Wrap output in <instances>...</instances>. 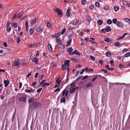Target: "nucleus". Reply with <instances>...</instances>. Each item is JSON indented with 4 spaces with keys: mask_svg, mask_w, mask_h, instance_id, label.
<instances>
[{
    "mask_svg": "<svg viewBox=\"0 0 130 130\" xmlns=\"http://www.w3.org/2000/svg\"><path fill=\"white\" fill-rule=\"evenodd\" d=\"M19 59H15L12 61V66H17L18 68L20 67V63L19 62Z\"/></svg>",
    "mask_w": 130,
    "mask_h": 130,
    "instance_id": "obj_1",
    "label": "nucleus"
},
{
    "mask_svg": "<svg viewBox=\"0 0 130 130\" xmlns=\"http://www.w3.org/2000/svg\"><path fill=\"white\" fill-rule=\"evenodd\" d=\"M55 11L58 12L57 14L59 17H62L63 12L62 11L57 8L55 9Z\"/></svg>",
    "mask_w": 130,
    "mask_h": 130,
    "instance_id": "obj_2",
    "label": "nucleus"
},
{
    "mask_svg": "<svg viewBox=\"0 0 130 130\" xmlns=\"http://www.w3.org/2000/svg\"><path fill=\"white\" fill-rule=\"evenodd\" d=\"M69 54L71 55H73L74 54H75L78 56H80L81 54L79 52H77L76 50H75L74 52H71Z\"/></svg>",
    "mask_w": 130,
    "mask_h": 130,
    "instance_id": "obj_3",
    "label": "nucleus"
},
{
    "mask_svg": "<svg viewBox=\"0 0 130 130\" xmlns=\"http://www.w3.org/2000/svg\"><path fill=\"white\" fill-rule=\"evenodd\" d=\"M116 25L119 27L122 28L123 26V24L121 21H118Z\"/></svg>",
    "mask_w": 130,
    "mask_h": 130,
    "instance_id": "obj_4",
    "label": "nucleus"
},
{
    "mask_svg": "<svg viewBox=\"0 0 130 130\" xmlns=\"http://www.w3.org/2000/svg\"><path fill=\"white\" fill-rule=\"evenodd\" d=\"M43 29L41 28V27L40 26L38 27L36 29V31L37 32H38L39 34L41 33L43 31Z\"/></svg>",
    "mask_w": 130,
    "mask_h": 130,
    "instance_id": "obj_5",
    "label": "nucleus"
},
{
    "mask_svg": "<svg viewBox=\"0 0 130 130\" xmlns=\"http://www.w3.org/2000/svg\"><path fill=\"white\" fill-rule=\"evenodd\" d=\"M26 97H20L18 99V100L20 102H26Z\"/></svg>",
    "mask_w": 130,
    "mask_h": 130,
    "instance_id": "obj_6",
    "label": "nucleus"
},
{
    "mask_svg": "<svg viewBox=\"0 0 130 130\" xmlns=\"http://www.w3.org/2000/svg\"><path fill=\"white\" fill-rule=\"evenodd\" d=\"M81 24L80 22H79V20H74L72 24L73 25H80Z\"/></svg>",
    "mask_w": 130,
    "mask_h": 130,
    "instance_id": "obj_7",
    "label": "nucleus"
},
{
    "mask_svg": "<svg viewBox=\"0 0 130 130\" xmlns=\"http://www.w3.org/2000/svg\"><path fill=\"white\" fill-rule=\"evenodd\" d=\"M75 85H73V87H71L69 89V92L71 94H72L75 91L74 87Z\"/></svg>",
    "mask_w": 130,
    "mask_h": 130,
    "instance_id": "obj_8",
    "label": "nucleus"
},
{
    "mask_svg": "<svg viewBox=\"0 0 130 130\" xmlns=\"http://www.w3.org/2000/svg\"><path fill=\"white\" fill-rule=\"evenodd\" d=\"M10 82L7 80H4L3 83L4 84V86L5 87H7L8 85Z\"/></svg>",
    "mask_w": 130,
    "mask_h": 130,
    "instance_id": "obj_9",
    "label": "nucleus"
},
{
    "mask_svg": "<svg viewBox=\"0 0 130 130\" xmlns=\"http://www.w3.org/2000/svg\"><path fill=\"white\" fill-rule=\"evenodd\" d=\"M38 19L36 18H35L34 20L31 21L30 23L31 24V26L35 24L38 21Z\"/></svg>",
    "mask_w": 130,
    "mask_h": 130,
    "instance_id": "obj_10",
    "label": "nucleus"
},
{
    "mask_svg": "<svg viewBox=\"0 0 130 130\" xmlns=\"http://www.w3.org/2000/svg\"><path fill=\"white\" fill-rule=\"evenodd\" d=\"M25 91L27 93H30V92L32 93L34 92V90H33L32 88H30V90L26 89L25 90Z\"/></svg>",
    "mask_w": 130,
    "mask_h": 130,
    "instance_id": "obj_11",
    "label": "nucleus"
},
{
    "mask_svg": "<svg viewBox=\"0 0 130 130\" xmlns=\"http://www.w3.org/2000/svg\"><path fill=\"white\" fill-rule=\"evenodd\" d=\"M86 20L89 23L92 20V19L90 17L89 15H87L86 17Z\"/></svg>",
    "mask_w": 130,
    "mask_h": 130,
    "instance_id": "obj_12",
    "label": "nucleus"
},
{
    "mask_svg": "<svg viewBox=\"0 0 130 130\" xmlns=\"http://www.w3.org/2000/svg\"><path fill=\"white\" fill-rule=\"evenodd\" d=\"M33 59H31L32 61L34 62L36 64H38V58L37 57H35L33 58Z\"/></svg>",
    "mask_w": 130,
    "mask_h": 130,
    "instance_id": "obj_13",
    "label": "nucleus"
},
{
    "mask_svg": "<svg viewBox=\"0 0 130 130\" xmlns=\"http://www.w3.org/2000/svg\"><path fill=\"white\" fill-rule=\"evenodd\" d=\"M105 31L107 32H109L111 31V28L109 26H107L105 28Z\"/></svg>",
    "mask_w": 130,
    "mask_h": 130,
    "instance_id": "obj_14",
    "label": "nucleus"
},
{
    "mask_svg": "<svg viewBox=\"0 0 130 130\" xmlns=\"http://www.w3.org/2000/svg\"><path fill=\"white\" fill-rule=\"evenodd\" d=\"M73 51V48L72 47H70V48H68L67 51V52H69V55H70V53L71 52H72V51Z\"/></svg>",
    "mask_w": 130,
    "mask_h": 130,
    "instance_id": "obj_15",
    "label": "nucleus"
},
{
    "mask_svg": "<svg viewBox=\"0 0 130 130\" xmlns=\"http://www.w3.org/2000/svg\"><path fill=\"white\" fill-rule=\"evenodd\" d=\"M97 24L99 25H101L103 23V21L101 20H99L97 21Z\"/></svg>",
    "mask_w": 130,
    "mask_h": 130,
    "instance_id": "obj_16",
    "label": "nucleus"
},
{
    "mask_svg": "<svg viewBox=\"0 0 130 130\" xmlns=\"http://www.w3.org/2000/svg\"><path fill=\"white\" fill-rule=\"evenodd\" d=\"M57 46L59 48L61 49L63 48H64L65 46L64 45L62 44H61L59 45H57Z\"/></svg>",
    "mask_w": 130,
    "mask_h": 130,
    "instance_id": "obj_17",
    "label": "nucleus"
},
{
    "mask_svg": "<svg viewBox=\"0 0 130 130\" xmlns=\"http://www.w3.org/2000/svg\"><path fill=\"white\" fill-rule=\"evenodd\" d=\"M48 47L49 50L51 52H52V48L50 44L48 43Z\"/></svg>",
    "mask_w": 130,
    "mask_h": 130,
    "instance_id": "obj_18",
    "label": "nucleus"
},
{
    "mask_svg": "<svg viewBox=\"0 0 130 130\" xmlns=\"http://www.w3.org/2000/svg\"><path fill=\"white\" fill-rule=\"evenodd\" d=\"M66 98L65 97H64L62 98H61L60 100V102L61 103H64L65 102Z\"/></svg>",
    "mask_w": 130,
    "mask_h": 130,
    "instance_id": "obj_19",
    "label": "nucleus"
},
{
    "mask_svg": "<svg viewBox=\"0 0 130 130\" xmlns=\"http://www.w3.org/2000/svg\"><path fill=\"white\" fill-rule=\"evenodd\" d=\"M123 56L124 58L130 56V52H128L125 54Z\"/></svg>",
    "mask_w": 130,
    "mask_h": 130,
    "instance_id": "obj_20",
    "label": "nucleus"
},
{
    "mask_svg": "<svg viewBox=\"0 0 130 130\" xmlns=\"http://www.w3.org/2000/svg\"><path fill=\"white\" fill-rule=\"evenodd\" d=\"M34 100L33 99H32L30 98L28 100V103H34Z\"/></svg>",
    "mask_w": 130,
    "mask_h": 130,
    "instance_id": "obj_21",
    "label": "nucleus"
},
{
    "mask_svg": "<svg viewBox=\"0 0 130 130\" xmlns=\"http://www.w3.org/2000/svg\"><path fill=\"white\" fill-rule=\"evenodd\" d=\"M72 41V39H71L69 40L67 42V44L66 45V46H68L70 45Z\"/></svg>",
    "mask_w": 130,
    "mask_h": 130,
    "instance_id": "obj_22",
    "label": "nucleus"
},
{
    "mask_svg": "<svg viewBox=\"0 0 130 130\" xmlns=\"http://www.w3.org/2000/svg\"><path fill=\"white\" fill-rule=\"evenodd\" d=\"M11 27L9 26H7L6 30L7 31L9 32L11 30Z\"/></svg>",
    "mask_w": 130,
    "mask_h": 130,
    "instance_id": "obj_23",
    "label": "nucleus"
},
{
    "mask_svg": "<svg viewBox=\"0 0 130 130\" xmlns=\"http://www.w3.org/2000/svg\"><path fill=\"white\" fill-rule=\"evenodd\" d=\"M35 107H37L40 105V103H39L34 102L33 103Z\"/></svg>",
    "mask_w": 130,
    "mask_h": 130,
    "instance_id": "obj_24",
    "label": "nucleus"
},
{
    "mask_svg": "<svg viewBox=\"0 0 130 130\" xmlns=\"http://www.w3.org/2000/svg\"><path fill=\"white\" fill-rule=\"evenodd\" d=\"M106 55L107 57H110L111 56V54L109 52H107L106 53Z\"/></svg>",
    "mask_w": 130,
    "mask_h": 130,
    "instance_id": "obj_25",
    "label": "nucleus"
},
{
    "mask_svg": "<svg viewBox=\"0 0 130 130\" xmlns=\"http://www.w3.org/2000/svg\"><path fill=\"white\" fill-rule=\"evenodd\" d=\"M92 85V83L91 82H90L89 83L87 84L86 85V88H87L88 87H89L91 86Z\"/></svg>",
    "mask_w": 130,
    "mask_h": 130,
    "instance_id": "obj_26",
    "label": "nucleus"
},
{
    "mask_svg": "<svg viewBox=\"0 0 130 130\" xmlns=\"http://www.w3.org/2000/svg\"><path fill=\"white\" fill-rule=\"evenodd\" d=\"M56 40L57 41V44H61L62 43L61 41L57 38H56Z\"/></svg>",
    "mask_w": 130,
    "mask_h": 130,
    "instance_id": "obj_27",
    "label": "nucleus"
},
{
    "mask_svg": "<svg viewBox=\"0 0 130 130\" xmlns=\"http://www.w3.org/2000/svg\"><path fill=\"white\" fill-rule=\"evenodd\" d=\"M61 67L62 70L63 71L66 70V66L65 64H62L61 66Z\"/></svg>",
    "mask_w": 130,
    "mask_h": 130,
    "instance_id": "obj_28",
    "label": "nucleus"
},
{
    "mask_svg": "<svg viewBox=\"0 0 130 130\" xmlns=\"http://www.w3.org/2000/svg\"><path fill=\"white\" fill-rule=\"evenodd\" d=\"M124 20L126 22L130 24V19L128 18H125L124 19Z\"/></svg>",
    "mask_w": 130,
    "mask_h": 130,
    "instance_id": "obj_29",
    "label": "nucleus"
},
{
    "mask_svg": "<svg viewBox=\"0 0 130 130\" xmlns=\"http://www.w3.org/2000/svg\"><path fill=\"white\" fill-rule=\"evenodd\" d=\"M105 41L106 42H111V40H110L109 38H106L105 39Z\"/></svg>",
    "mask_w": 130,
    "mask_h": 130,
    "instance_id": "obj_30",
    "label": "nucleus"
},
{
    "mask_svg": "<svg viewBox=\"0 0 130 130\" xmlns=\"http://www.w3.org/2000/svg\"><path fill=\"white\" fill-rule=\"evenodd\" d=\"M70 10V8L68 9L67 10V12H66V16H67L68 17H69L70 15V14L69 12Z\"/></svg>",
    "mask_w": 130,
    "mask_h": 130,
    "instance_id": "obj_31",
    "label": "nucleus"
},
{
    "mask_svg": "<svg viewBox=\"0 0 130 130\" xmlns=\"http://www.w3.org/2000/svg\"><path fill=\"white\" fill-rule=\"evenodd\" d=\"M112 21L113 23L114 24H116L118 22L117 19L116 18L113 19L112 20Z\"/></svg>",
    "mask_w": 130,
    "mask_h": 130,
    "instance_id": "obj_32",
    "label": "nucleus"
},
{
    "mask_svg": "<svg viewBox=\"0 0 130 130\" xmlns=\"http://www.w3.org/2000/svg\"><path fill=\"white\" fill-rule=\"evenodd\" d=\"M112 23V21L110 19H108L107 20V23L108 24H110Z\"/></svg>",
    "mask_w": 130,
    "mask_h": 130,
    "instance_id": "obj_33",
    "label": "nucleus"
},
{
    "mask_svg": "<svg viewBox=\"0 0 130 130\" xmlns=\"http://www.w3.org/2000/svg\"><path fill=\"white\" fill-rule=\"evenodd\" d=\"M114 45L118 47L120 45V44L119 42H115V43Z\"/></svg>",
    "mask_w": 130,
    "mask_h": 130,
    "instance_id": "obj_34",
    "label": "nucleus"
},
{
    "mask_svg": "<svg viewBox=\"0 0 130 130\" xmlns=\"http://www.w3.org/2000/svg\"><path fill=\"white\" fill-rule=\"evenodd\" d=\"M21 62H22V64L23 65H25L26 66L28 64V63L25 62V60H21Z\"/></svg>",
    "mask_w": 130,
    "mask_h": 130,
    "instance_id": "obj_35",
    "label": "nucleus"
},
{
    "mask_svg": "<svg viewBox=\"0 0 130 130\" xmlns=\"http://www.w3.org/2000/svg\"><path fill=\"white\" fill-rule=\"evenodd\" d=\"M67 86L66 87V88H65L62 91V96H64L65 94V93L66 92V88H67Z\"/></svg>",
    "mask_w": 130,
    "mask_h": 130,
    "instance_id": "obj_36",
    "label": "nucleus"
},
{
    "mask_svg": "<svg viewBox=\"0 0 130 130\" xmlns=\"http://www.w3.org/2000/svg\"><path fill=\"white\" fill-rule=\"evenodd\" d=\"M114 9L115 11H117L119 9V7L117 6H115L114 7Z\"/></svg>",
    "mask_w": 130,
    "mask_h": 130,
    "instance_id": "obj_37",
    "label": "nucleus"
},
{
    "mask_svg": "<svg viewBox=\"0 0 130 130\" xmlns=\"http://www.w3.org/2000/svg\"><path fill=\"white\" fill-rule=\"evenodd\" d=\"M66 30V29L65 28H63L61 31V34L62 35L65 32Z\"/></svg>",
    "mask_w": 130,
    "mask_h": 130,
    "instance_id": "obj_38",
    "label": "nucleus"
},
{
    "mask_svg": "<svg viewBox=\"0 0 130 130\" xmlns=\"http://www.w3.org/2000/svg\"><path fill=\"white\" fill-rule=\"evenodd\" d=\"M47 26L49 28H50L51 26V24L50 23L48 22H47Z\"/></svg>",
    "mask_w": 130,
    "mask_h": 130,
    "instance_id": "obj_39",
    "label": "nucleus"
},
{
    "mask_svg": "<svg viewBox=\"0 0 130 130\" xmlns=\"http://www.w3.org/2000/svg\"><path fill=\"white\" fill-rule=\"evenodd\" d=\"M23 11H22L20 12V13L18 15V17L19 18L21 17L23 14Z\"/></svg>",
    "mask_w": 130,
    "mask_h": 130,
    "instance_id": "obj_40",
    "label": "nucleus"
},
{
    "mask_svg": "<svg viewBox=\"0 0 130 130\" xmlns=\"http://www.w3.org/2000/svg\"><path fill=\"white\" fill-rule=\"evenodd\" d=\"M95 5L96 7H100V4L98 2H95Z\"/></svg>",
    "mask_w": 130,
    "mask_h": 130,
    "instance_id": "obj_41",
    "label": "nucleus"
},
{
    "mask_svg": "<svg viewBox=\"0 0 130 130\" xmlns=\"http://www.w3.org/2000/svg\"><path fill=\"white\" fill-rule=\"evenodd\" d=\"M34 32V31L32 29V28H30L29 30V32L30 35H32L33 33Z\"/></svg>",
    "mask_w": 130,
    "mask_h": 130,
    "instance_id": "obj_42",
    "label": "nucleus"
},
{
    "mask_svg": "<svg viewBox=\"0 0 130 130\" xmlns=\"http://www.w3.org/2000/svg\"><path fill=\"white\" fill-rule=\"evenodd\" d=\"M97 75H96V76L94 77V78H93L91 80V83H93V82H94L95 80L97 78Z\"/></svg>",
    "mask_w": 130,
    "mask_h": 130,
    "instance_id": "obj_43",
    "label": "nucleus"
},
{
    "mask_svg": "<svg viewBox=\"0 0 130 130\" xmlns=\"http://www.w3.org/2000/svg\"><path fill=\"white\" fill-rule=\"evenodd\" d=\"M70 62V61L68 60H66L64 62V64L65 65H66L69 63Z\"/></svg>",
    "mask_w": 130,
    "mask_h": 130,
    "instance_id": "obj_44",
    "label": "nucleus"
},
{
    "mask_svg": "<svg viewBox=\"0 0 130 130\" xmlns=\"http://www.w3.org/2000/svg\"><path fill=\"white\" fill-rule=\"evenodd\" d=\"M46 80L45 79H44L40 83L39 85H42L43 84H44V82H46Z\"/></svg>",
    "mask_w": 130,
    "mask_h": 130,
    "instance_id": "obj_45",
    "label": "nucleus"
},
{
    "mask_svg": "<svg viewBox=\"0 0 130 130\" xmlns=\"http://www.w3.org/2000/svg\"><path fill=\"white\" fill-rule=\"evenodd\" d=\"M109 63L111 65V66H113V63L114 61L112 60H111L109 61Z\"/></svg>",
    "mask_w": 130,
    "mask_h": 130,
    "instance_id": "obj_46",
    "label": "nucleus"
},
{
    "mask_svg": "<svg viewBox=\"0 0 130 130\" xmlns=\"http://www.w3.org/2000/svg\"><path fill=\"white\" fill-rule=\"evenodd\" d=\"M18 24L16 23H13V25L12 26L13 27L16 28L18 26Z\"/></svg>",
    "mask_w": 130,
    "mask_h": 130,
    "instance_id": "obj_47",
    "label": "nucleus"
},
{
    "mask_svg": "<svg viewBox=\"0 0 130 130\" xmlns=\"http://www.w3.org/2000/svg\"><path fill=\"white\" fill-rule=\"evenodd\" d=\"M124 38V37H123V35H122V36H120V37H119V38H117V40H119L120 39H122L123 38Z\"/></svg>",
    "mask_w": 130,
    "mask_h": 130,
    "instance_id": "obj_48",
    "label": "nucleus"
},
{
    "mask_svg": "<svg viewBox=\"0 0 130 130\" xmlns=\"http://www.w3.org/2000/svg\"><path fill=\"white\" fill-rule=\"evenodd\" d=\"M90 57L91 59L93 61H94L95 60V58L92 56H90Z\"/></svg>",
    "mask_w": 130,
    "mask_h": 130,
    "instance_id": "obj_49",
    "label": "nucleus"
},
{
    "mask_svg": "<svg viewBox=\"0 0 130 130\" xmlns=\"http://www.w3.org/2000/svg\"><path fill=\"white\" fill-rule=\"evenodd\" d=\"M50 85L49 83H45L43 84V87H45L46 86H49Z\"/></svg>",
    "mask_w": 130,
    "mask_h": 130,
    "instance_id": "obj_50",
    "label": "nucleus"
},
{
    "mask_svg": "<svg viewBox=\"0 0 130 130\" xmlns=\"http://www.w3.org/2000/svg\"><path fill=\"white\" fill-rule=\"evenodd\" d=\"M21 42V40L20 38L18 37L17 38V43H19Z\"/></svg>",
    "mask_w": 130,
    "mask_h": 130,
    "instance_id": "obj_51",
    "label": "nucleus"
},
{
    "mask_svg": "<svg viewBox=\"0 0 130 130\" xmlns=\"http://www.w3.org/2000/svg\"><path fill=\"white\" fill-rule=\"evenodd\" d=\"M86 3V1L85 0H82V5L85 4Z\"/></svg>",
    "mask_w": 130,
    "mask_h": 130,
    "instance_id": "obj_52",
    "label": "nucleus"
},
{
    "mask_svg": "<svg viewBox=\"0 0 130 130\" xmlns=\"http://www.w3.org/2000/svg\"><path fill=\"white\" fill-rule=\"evenodd\" d=\"M129 50L128 49H126V48H124L123 49L122 52H124L125 53L127 51H129Z\"/></svg>",
    "mask_w": 130,
    "mask_h": 130,
    "instance_id": "obj_53",
    "label": "nucleus"
},
{
    "mask_svg": "<svg viewBox=\"0 0 130 130\" xmlns=\"http://www.w3.org/2000/svg\"><path fill=\"white\" fill-rule=\"evenodd\" d=\"M89 8L90 10H92L94 8V6L93 5H91L89 6Z\"/></svg>",
    "mask_w": 130,
    "mask_h": 130,
    "instance_id": "obj_54",
    "label": "nucleus"
},
{
    "mask_svg": "<svg viewBox=\"0 0 130 130\" xmlns=\"http://www.w3.org/2000/svg\"><path fill=\"white\" fill-rule=\"evenodd\" d=\"M42 88H40L38 89L37 90V92H38L40 93V92L42 90Z\"/></svg>",
    "mask_w": 130,
    "mask_h": 130,
    "instance_id": "obj_55",
    "label": "nucleus"
},
{
    "mask_svg": "<svg viewBox=\"0 0 130 130\" xmlns=\"http://www.w3.org/2000/svg\"><path fill=\"white\" fill-rule=\"evenodd\" d=\"M101 32L102 33H105L106 31L105 29L103 28L101 30Z\"/></svg>",
    "mask_w": 130,
    "mask_h": 130,
    "instance_id": "obj_56",
    "label": "nucleus"
},
{
    "mask_svg": "<svg viewBox=\"0 0 130 130\" xmlns=\"http://www.w3.org/2000/svg\"><path fill=\"white\" fill-rule=\"evenodd\" d=\"M119 66L120 68H125L123 64H120L119 65Z\"/></svg>",
    "mask_w": 130,
    "mask_h": 130,
    "instance_id": "obj_57",
    "label": "nucleus"
},
{
    "mask_svg": "<svg viewBox=\"0 0 130 130\" xmlns=\"http://www.w3.org/2000/svg\"><path fill=\"white\" fill-rule=\"evenodd\" d=\"M6 51L8 52H12L13 51V50L11 48H7L6 49Z\"/></svg>",
    "mask_w": 130,
    "mask_h": 130,
    "instance_id": "obj_58",
    "label": "nucleus"
},
{
    "mask_svg": "<svg viewBox=\"0 0 130 130\" xmlns=\"http://www.w3.org/2000/svg\"><path fill=\"white\" fill-rule=\"evenodd\" d=\"M68 29L69 30H71L73 29H74V28L73 27L70 26L68 27Z\"/></svg>",
    "mask_w": 130,
    "mask_h": 130,
    "instance_id": "obj_59",
    "label": "nucleus"
},
{
    "mask_svg": "<svg viewBox=\"0 0 130 130\" xmlns=\"http://www.w3.org/2000/svg\"><path fill=\"white\" fill-rule=\"evenodd\" d=\"M61 80H56V83L58 85L60 84V82L61 81Z\"/></svg>",
    "mask_w": 130,
    "mask_h": 130,
    "instance_id": "obj_60",
    "label": "nucleus"
},
{
    "mask_svg": "<svg viewBox=\"0 0 130 130\" xmlns=\"http://www.w3.org/2000/svg\"><path fill=\"white\" fill-rule=\"evenodd\" d=\"M75 84V83L74 81L72 83H71L69 85V86L71 87H73L72 86H73Z\"/></svg>",
    "mask_w": 130,
    "mask_h": 130,
    "instance_id": "obj_61",
    "label": "nucleus"
},
{
    "mask_svg": "<svg viewBox=\"0 0 130 130\" xmlns=\"http://www.w3.org/2000/svg\"><path fill=\"white\" fill-rule=\"evenodd\" d=\"M88 76L87 75H86L85 76H84L82 79V80H84L85 79L87 78L88 77Z\"/></svg>",
    "mask_w": 130,
    "mask_h": 130,
    "instance_id": "obj_62",
    "label": "nucleus"
},
{
    "mask_svg": "<svg viewBox=\"0 0 130 130\" xmlns=\"http://www.w3.org/2000/svg\"><path fill=\"white\" fill-rule=\"evenodd\" d=\"M61 33L60 34V32L59 33H57L56 34V35H57V36H56L55 37H56V38H57L59 36H60L61 35Z\"/></svg>",
    "mask_w": 130,
    "mask_h": 130,
    "instance_id": "obj_63",
    "label": "nucleus"
},
{
    "mask_svg": "<svg viewBox=\"0 0 130 130\" xmlns=\"http://www.w3.org/2000/svg\"><path fill=\"white\" fill-rule=\"evenodd\" d=\"M127 128H130V123H127Z\"/></svg>",
    "mask_w": 130,
    "mask_h": 130,
    "instance_id": "obj_64",
    "label": "nucleus"
}]
</instances>
